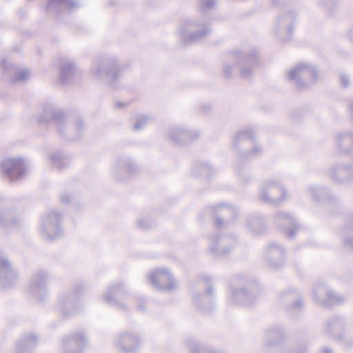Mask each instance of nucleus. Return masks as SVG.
<instances>
[{
	"instance_id": "obj_1",
	"label": "nucleus",
	"mask_w": 353,
	"mask_h": 353,
	"mask_svg": "<svg viewBox=\"0 0 353 353\" xmlns=\"http://www.w3.org/2000/svg\"><path fill=\"white\" fill-rule=\"evenodd\" d=\"M260 290L253 279L239 274L232 279L228 292V303L242 307H250L255 304L260 296Z\"/></svg>"
},
{
	"instance_id": "obj_2",
	"label": "nucleus",
	"mask_w": 353,
	"mask_h": 353,
	"mask_svg": "<svg viewBox=\"0 0 353 353\" xmlns=\"http://www.w3.org/2000/svg\"><path fill=\"white\" fill-rule=\"evenodd\" d=\"M51 121L57 125L59 134L67 137L70 140H77L85 130L83 119L78 118L69 124L63 111L54 105L48 104L43 106L39 121L43 123Z\"/></svg>"
},
{
	"instance_id": "obj_3",
	"label": "nucleus",
	"mask_w": 353,
	"mask_h": 353,
	"mask_svg": "<svg viewBox=\"0 0 353 353\" xmlns=\"http://www.w3.org/2000/svg\"><path fill=\"white\" fill-rule=\"evenodd\" d=\"M91 74L98 81H106L112 90H118L121 77V68L114 56L99 57L94 61Z\"/></svg>"
},
{
	"instance_id": "obj_4",
	"label": "nucleus",
	"mask_w": 353,
	"mask_h": 353,
	"mask_svg": "<svg viewBox=\"0 0 353 353\" xmlns=\"http://www.w3.org/2000/svg\"><path fill=\"white\" fill-rule=\"evenodd\" d=\"M212 32L210 26L197 19H186L179 23L177 35L179 44L189 46L199 42Z\"/></svg>"
},
{
	"instance_id": "obj_5",
	"label": "nucleus",
	"mask_w": 353,
	"mask_h": 353,
	"mask_svg": "<svg viewBox=\"0 0 353 353\" xmlns=\"http://www.w3.org/2000/svg\"><path fill=\"white\" fill-rule=\"evenodd\" d=\"M288 190L278 179H269L261 183L258 190L260 201L271 206L277 207L290 199Z\"/></svg>"
},
{
	"instance_id": "obj_6",
	"label": "nucleus",
	"mask_w": 353,
	"mask_h": 353,
	"mask_svg": "<svg viewBox=\"0 0 353 353\" xmlns=\"http://www.w3.org/2000/svg\"><path fill=\"white\" fill-rule=\"evenodd\" d=\"M259 60L254 49L238 52L236 61L233 63H225L223 65V74L226 78H231L235 68H239L242 78L248 79L253 74L254 69L258 65Z\"/></svg>"
},
{
	"instance_id": "obj_7",
	"label": "nucleus",
	"mask_w": 353,
	"mask_h": 353,
	"mask_svg": "<svg viewBox=\"0 0 353 353\" xmlns=\"http://www.w3.org/2000/svg\"><path fill=\"white\" fill-rule=\"evenodd\" d=\"M317 68L310 63H299L285 74L297 89H305L318 80Z\"/></svg>"
},
{
	"instance_id": "obj_8",
	"label": "nucleus",
	"mask_w": 353,
	"mask_h": 353,
	"mask_svg": "<svg viewBox=\"0 0 353 353\" xmlns=\"http://www.w3.org/2000/svg\"><path fill=\"white\" fill-rule=\"evenodd\" d=\"M63 215L56 209H50L43 214L41 219L39 233L43 239L55 241L63 232Z\"/></svg>"
},
{
	"instance_id": "obj_9",
	"label": "nucleus",
	"mask_w": 353,
	"mask_h": 353,
	"mask_svg": "<svg viewBox=\"0 0 353 353\" xmlns=\"http://www.w3.org/2000/svg\"><path fill=\"white\" fill-rule=\"evenodd\" d=\"M139 171V167L133 158L122 155L116 158L110 174L116 181L122 182Z\"/></svg>"
},
{
	"instance_id": "obj_10",
	"label": "nucleus",
	"mask_w": 353,
	"mask_h": 353,
	"mask_svg": "<svg viewBox=\"0 0 353 353\" xmlns=\"http://www.w3.org/2000/svg\"><path fill=\"white\" fill-rule=\"evenodd\" d=\"M50 278V272L47 270L39 269L34 271L27 285L28 295L43 301L47 295L48 282Z\"/></svg>"
},
{
	"instance_id": "obj_11",
	"label": "nucleus",
	"mask_w": 353,
	"mask_h": 353,
	"mask_svg": "<svg viewBox=\"0 0 353 353\" xmlns=\"http://www.w3.org/2000/svg\"><path fill=\"white\" fill-rule=\"evenodd\" d=\"M296 15L294 12L288 11L277 16L274 23V32L277 39L287 42L294 32Z\"/></svg>"
},
{
	"instance_id": "obj_12",
	"label": "nucleus",
	"mask_w": 353,
	"mask_h": 353,
	"mask_svg": "<svg viewBox=\"0 0 353 353\" xmlns=\"http://www.w3.org/2000/svg\"><path fill=\"white\" fill-rule=\"evenodd\" d=\"M236 245V239L231 234H213L210 237L208 251L215 256H225Z\"/></svg>"
},
{
	"instance_id": "obj_13",
	"label": "nucleus",
	"mask_w": 353,
	"mask_h": 353,
	"mask_svg": "<svg viewBox=\"0 0 353 353\" xmlns=\"http://www.w3.org/2000/svg\"><path fill=\"white\" fill-rule=\"evenodd\" d=\"M152 287L158 291L171 292L176 288V282L171 272L164 268H157L148 275Z\"/></svg>"
},
{
	"instance_id": "obj_14",
	"label": "nucleus",
	"mask_w": 353,
	"mask_h": 353,
	"mask_svg": "<svg viewBox=\"0 0 353 353\" xmlns=\"http://www.w3.org/2000/svg\"><path fill=\"white\" fill-rule=\"evenodd\" d=\"M208 209L213 213L215 224L221 228H225L229 223L234 222L239 214L237 207L225 202L212 205Z\"/></svg>"
},
{
	"instance_id": "obj_15",
	"label": "nucleus",
	"mask_w": 353,
	"mask_h": 353,
	"mask_svg": "<svg viewBox=\"0 0 353 353\" xmlns=\"http://www.w3.org/2000/svg\"><path fill=\"white\" fill-rule=\"evenodd\" d=\"M83 289V285H76L74 291L63 293L59 296L57 310L63 317H69L74 314L78 310L77 293Z\"/></svg>"
},
{
	"instance_id": "obj_16",
	"label": "nucleus",
	"mask_w": 353,
	"mask_h": 353,
	"mask_svg": "<svg viewBox=\"0 0 353 353\" xmlns=\"http://www.w3.org/2000/svg\"><path fill=\"white\" fill-rule=\"evenodd\" d=\"M87 343V337L83 332H72L62 338L59 351L61 353H83Z\"/></svg>"
},
{
	"instance_id": "obj_17",
	"label": "nucleus",
	"mask_w": 353,
	"mask_h": 353,
	"mask_svg": "<svg viewBox=\"0 0 353 353\" xmlns=\"http://www.w3.org/2000/svg\"><path fill=\"white\" fill-rule=\"evenodd\" d=\"M127 296V290L122 281H116L108 286L103 294L105 303L119 310H125L126 305L123 300Z\"/></svg>"
},
{
	"instance_id": "obj_18",
	"label": "nucleus",
	"mask_w": 353,
	"mask_h": 353,
	"mask_svg": "<svg viewBox=\"0 0 353 353\" xmlns=\"http://www.w3.org/2000/svg\"><path fill=\"white\" fill-rule=\"evenodd\" d=\"M3 174L9 180L21 179L27 173L26 163L22 158H6L1 163Z\"/></svg>"
},
{
	"instance_id": "obj_19",
	"label": "nucleus",
	"mask_w": 353,
	"mask_h": 353,
	"mask_svg": "<svg viewBox=\"0 0 353 353\" xmlns=\"http://www.w3.org/2000/svg\"><path fill=\"white\" fill-rule=\"evenodd\" d=\"M19 279V274L9 262L5 252L0 250V285L9 288L14 285Z\"/></svg>"
},
{
	"instance_id": "obj_20",
	"label": "nucleus",
	"mask_w": 353,
	"mask_h": 353,
	"mask_svg": "<svg viewBox=\"0 0 353 353\" xmlns=\"http://www.w3.org/2000/svg\"><path fill=\"white\" fill-rule=\"evenodd\" d=\"M200 132L185 126L172 127L169 131V138L174 144H188L199 138Z\"/></svg>"
},
{
	"instance_id": "obj_21",
	"label": "nucleus",
	"mask_w": 353,
	"mask_h": 353,
	"mask_svg": "<svg viewBox=\"0 0 353 353\" xmlns=\"http://www.w3.org/2000/svg\"><path fill=\"white\" fill-rule=\"evenodd\" d=\"M285 334L282 325H274L264 331L263 348L268 350L281 345L285 340Z\"/></svg>"
},
{
	"instance_id": "obj_22",
	"label": "nucleus",
	"mask_w": 353,
	"mask_h": 353,
	"mask_svg": "<svg viewBox=\"0 0 353 353\" xmlns=\"http://www.w3.org/2000/svg\"><path fill=\"white\" fill-rule=\"evenodd\" d=\"M276 225L281 228H288V237L290 239L295 237L296 233L300 230V225L294 216L285 212H278L274 216Z\"/></svg>"
},
{
	"instance_id": "obj_23",
	"label": "nucleus",
	"mask_w": 353,
	"mask_h": 353,
	"mask_svg": "<svg viewBox=\"0 0 353 353\" xmlns=\"http://www.w3.org/2000/svg\"><path fill=\"white\" fill-rule=\"evenodd\" d=\"M141 338L139 336L128 332L121 333L116 337L115 345L123 352L132 353L139 347Z\"/></svg>"
},
{
	"instance_id": "obj_24",
	"label": "nucleus",
	"mask_w": 353,
	"mask_h": 353,
	"mask_svg": "<svg viewBox=\"0 0 353 353\" xmlns=\"http://www.w3.org/2000/svg\"><path fill=\"white\" fill-rule=\"evenodd\" d=\"M283 253L284 249L275 242H270L265 247L263 250L268 265L274 268H279L283 265L284 259L283 258L277 259V258L282 256Z\"/></svg>"
},
{
	"instance_id": "obj_25",
	"label": "nucleus",
	"mask_w": 353,
	"mask_h": 353,
	"mask_svg": "<svg viewBox=\"0 0 353 353\" xmlns=\"http://www.w3.org/2000/svg\"><path fill=\"white\" fill-rule=\"evenodd\" d=\"M305 193L311 197L312 201L317 203L323 202H334L335 196L330 189L323 185H310L305 188Z\"/></svg>"
},
{
	"instance_id": "obj_26",
	"label": "nucleus",
	"mask_w": 353,
	"mask_h": 353,
	"mask_svg": "<svg viewBox=\"0 0 353 353\" xmlns=\"http://www.w3.org/2000/svg\"><path fill=\"white\" fill-rule=\"evenodd\" d=\"M278 299L281 303L288 305V309L290 312L299 311L303 306L299 292L292 289L282 291L279 294Z\"/></svg>"
},
{
	"instance_id": "obj_27",
	"label": "nucleus",
	"mask_w": 353,
	"mask_h": 353,
	"mask_svg": "<svg viewBox=\"0 0 353 353\" xmlns=\"http://www.w3.org/2000/svg\"><path fill=\"white\" fill-rule=\"evenodd\" d=\"M245 230L251 235L256 236L267 230L265 216L261 214H250L245 221Z\"/></svg>"
},
{
	"instance_id": "obj_28",
	"label": "nucleus",
	"mask_w": 353,
	"mask_h": 353,
	"mask_svg": "<svg viewBox=\"0 0 353 353\" xmlns=\"http://www.w3.org/2000/svg\"><path fill=\"white\" fill-rule=\"evenodd\" d=\"M353 143V133L348 131L340 132L335 137V149L341 154L350 155L353 152L350 146Z\"/></svg>"
},
{
	"instance_id": "obj_29",
	"label": "nucleus",
	"mask_w": 353,
	"mask_h": 353,
	"mask_svg": "<svg viewBox=\"0 0 353 353\" xmlns=\"http://www.w3.org/2000/svg\"><path fill=\"white\" fill-rule=\"evenodd\" d=\"M194 301L199 310L204 312L210 311L214 304L213 289L211 285H208L206 294L196 295L194 296Z\"/></svg>"
},
{
	"instance_id": "obj_30",
	"label": "nucleus",
	"mask_w": 353,
	"mask_h": 353,
	"mask_svg": "<svg viewBox=\"0 0 353 353\" xmlns=\"http://www.w3.org/2000/svg\"><path fill=\"white\" fill-rule=\"evenodd\" d=\"M234 170L240 183L247 184L250 181L252 178L250 168L246 161L237 159L234 164Z\"/></svg>"
},
{
	"instance_id": "obj_31",
	"label": "nucleus",
	"mask_w": 353,
	"mask_h": 353,
	"mask_svg": "<svg viewBox=\"0 0 353 353\" xmlns=\"http://www.w3.org/2000/svg\"><path fill=\"white\" fill-rule=\"evenodd\" d=\"M77 72V68L76 63L70 59H65L63 61L61 68V74H59V79L63 84L68 83L75 77Z\"/></svg>"
},
{
	"instance_id": "obj_32",
	"label": "nucleus",
	"mask_w": 353,
	"mask_h": 353,
	"mask_svg": "<svg viewBox=\"0 0 353 353\" xmlns=\"http://www.w3.org/2000/svg\"><path fill=\"white\" fill-rule=\"evenodd\" d=\"M38 341V337L34 334H28L21 336L17 342L15 350L17 353H27L33 350Z\"/></svg>"
},
{
	"instance_id": "obj_33",
	"label": "nucleus",
	"mask_w": 353,
	"mask_h": 353,
	"mask_svg": "<svg viewBox=\"0 0 353 353\" xmlns=\"http://www.w3.org/2000/svg\"><path fill=\"white\" fill-rule=\"evenodd\" d=\"M20 219L12 211L0 212V226L3 228H13L19 225Z\"/></svg>"
},
{
	"instance_id": "obj_34",
	"label": "nucleus",
	"mask_w": 353,
	"mask_h": 353,
	"mask_svg": "<svg viewBox=\"0 0 353 353\" xmlns=\"http://www.w3.org/2000/svg\"><path fill=\"white\" fill-rule=\"evenodd\" d=\"M345 326V322L342 318L338 316L331 317L326 322L325 331L328 334L336 335V334L343 330Z\"/></svg>"
},
{
	"instance_id": "obj_35",
	"label": "nucleus",
	"mask_w": 353,
	"mask_h": 353,
	"mask_svg": "<svg viewBox=\"0 0 353 353\" xmlns=\"http://www.w3.org/2000/svg\"><path fill=\"white\" fill-rule=\"evenodd\" d=\"M213 171L212 165L205 161H199L194 163L192 168V174L205 178L210 176Z\"/></svg>"
},
{
	"instance_id": "obj_36",
	"label": "nucleus",
	"mask_w": 353,
	"mask_h": 353,
	"mask_svg": "<svg viewBox=\"0 0 353 353\" xmlns=\"http://www.w3.org/2000/svg\"><path fill=\"white\" fill-rule=\"evenodd\" d=\"M344 245L353 251V213L348 214L344 228Z\"/></svg>"
},
{
	"instance_id": "obj_37",
	"label": "nucleus",
	"mask_w": 353,
	"mask_h": 353,
	"mask_svg": "<svg viewBox=\"0 0 353 353\" xmlns=\"http://www.w3.org/2000/svg\"><path fill=\"white\" fill-rule=\"evenodd\" d=\"M255 139V134L252 129L246 128L241 130L234 134L233 137L232 144L234 148L244 141L250 140L254 141Z\"/></svg>"
},
{
	"instance_id": "obj_38",
	"label": "nucleus",
	"mask_w": 353,
	"mask_h": 353,
	"mask_svg": "<svg viewBox=\"0 0 353 353\" xmlns=\"http://www.w3.org/2000/svg\"><path fill=\"white\" fill-rule=\"evenodd\" d=\"M61 4H64L70 10H77L82 6L78 0H49L47 9L50 10Z\"/></svg>"
},
{
	"instance_id": "obj_39",
	"label": "nucleus",
	"mask_w": 353,
	"mask_h": 353,
	"mask_svg": "<svg viewBox=\"0 0 353 353\" xmlns=\"http://www.w3.org/2000/svg\"><path fill=\"white\" fill-rule=\"evenodd\" d=\"M312 294L314 299L321 304L327 296H332V291L327 288L324 283H320L314 287Z\"/></svg>"
},
{
	"instance_id": "obj_40",
	"label": "nucleus",
	"mask_w": 353,
	"mask_h": 353,
	"mask_svg": "<svg viewBox=\"0 0 353 353\" xmlns=\"http://www.w3.org/2000/svg\"><path fill=\"white\" fill-rule=\"evenodd\" d=\"M347 164L345 163H338L334 164L330 170H328V176L335 182L339 183V180L334 177L332 170H334L335 175L338 176H345L347 174Z\"/></svg>"
},
{
	"instance_id": "obj_41",
	"label": "nucleus",
	"mask_w": 353,
	"mask_h": 353,
	"mask_svg": "<svg viewBox=\"0 0 353 353\" xmlns=\"http://www.w3.org/2000/svg\"><path fill=\"white\" fill-rule=\"evenodd\" d=\"M49 161L52 166L61 169L66 165L67 160L61 152L54 151L49 154Z\"/></svg>"
},
{
	"instance_id": "obj_42",
	"label": "nucleus",
	"mask_w": 353,
	"mask_h": 353,
	"mask_svg": "<svg viewBox=\"0 0 353 353\" xmlns=\"http://www.w3.org/2000/svg\"><path fill=\"white\" fill-rule=\"evenodd\" d=\"M190 345V353H221L218 351H214L207 349L203 345L192 339L188 340Z\"/></svg>"
},
{
	"instance_id": "obj_43",
	"label": "nucleus",
	"mask_w": 353,
	"mask_h": 353,
	"mask_svg": "<svg viewBox=\"0 0 353 353\" xmlns=\"http://www.w3.org/2000/svg\"><path fill=\"white\" fill-rule=\"evenodd\" d=\"M343 301L344 298L341 295L332 291V296L330 297L327 296V297L323 300L321 305H323L325 307H330L333 305L341 304Z\"/></svg>"
},
{
	"instance_id": "obj_44",
	"label": "nucleus",
	"mask_w": 353,
	"mask_h": 353,
	"mask_svg": "<svg viewBox=\"0 0 353 353\" xmlns=\"http://www.w3.org/2000/svg\"><path fill=\"white\" fill-rule=\"evenodd\" d=\"M149 119H150L147 115H139V117H137L133 124V130L134 132L141 131L146 126Z\"/></svg>"
},
{
	"instance_id": "obj_45",
	"label": "nucleus",
	"mask_w": 353,
	"mask_h": 353,
	"mask_svg": "<svg viewBox=\"0 0 353 353\" xmlns=\"http://www.w3.org/2000/svg\"><path fill=\"white\" fill-rule=\"evenodd\" d=\"M347 174L345 176L335 175L334 170H332V174L334 177L339 180V183L345 184L353 182V164H347Z\"/></svg>"
},
{
	"instance_id": "obj_46",
	"label": "nucleus",
	"mask_w": 353,
	"mask_h": 353,
	"mask_svg": "<svg viewBox=\"0 0 353 353\" xmlns=\"http://www.w3.org/2000/svg\"><path fill=\"white\" fill-rule=\"evenodd\" d=\"M261 151V148L259 145H254L253 150L248 152H243L240 154L238 159H241L243 161H245V159L253 157L259 154Z\"/></svg>"
},
{
	"instance_id": "obj_47",
	"label": "nucleus",
	"mask_w": 353,
	"mask_h": 353,
	"mask_svg": "<svg viewBox=\"0 0 353 353\" xmlns=\"http://www.w3.org/2000/svg\"><path fill=\"white\" fill-rule=\"evenodd\" d=\"M30 74L29 70L26 69L22 70L18 72H16L12 77L11 81L12 82L25 81L28 79Z\"/></svg>"
},
{
	"instance_id": "obj_48",
	"label": "nucleus",
	"mask_w": 353,
	"mask_h": 353,
	"mask_svg": "<svg viewBox=\"0 0 353 353\" xmlns=\"http://www.w3.org/2000/svg\"><path fill=\"white\" fill-rule=\"evenodd\" d=\"M319 5L330 15L334 14L336 9V3L332 0H319Z\"/></svg>"
},
{
	"instance_id": "obj_49",
	"label": "nucleus",
	"mask_w": 353,
	"mask_h": 353,
	"mask_svg": "<svg viewBox=\"0 0 353 353\" xmlns=\"http://www.w3.org/2000/svg\"><path fill=\"white\" fill-rule=\"evenodd\" d=\"M216 0H201L199 8L201 11L212 9L215 6Z\"/></svg>"
},
{
	"instance_id": "obj_50",
	"label": "nucleus",
	"mask_w": 353,
	"mask_h": 353,
	"mask_svg": "<svg viewBox=\"0 0 353 353\" xmlns=\"http://www.w3.org/2000/svg\"><path fill=\"white\" fill-rule=\"evenodd\" d=\"M340 81L342 86L346 88L350 85V78L345 73L340 74Z\"/></svg>"
},
{
	"instance_id": "obj_51",
	"label": "nucleus",
	"mask_w": 353,
	"mask_h": 353,
	"mask_svg": "<svg viewBox=\"0 0 353 353\" xmlns=\"http://www.w3.org/2000/svg\"><path fill=\"white\" fill-rule=\"evenodd\" d=\"M137 225L141 229H146L150 228V222L145 219H140L137 221Z\"/></svg>"
},
{
	"instance_id": "obj_52",
	"label": "nucleus",
	"mask_w": 353,
	"mask_h": 353,
	"mask_svg": "<svg viewBox=\"0 0 353 353\" xmlns=\"http://www.w3.org/2000/svg\"><path fill=\"white\" fill-rule=\"evenodd\" d=\"M1 64L3 70H5L6 72H8L14 68V65L6 60L1 61Z\"/></svg>"
},
{
	"instance_id": "obj_53",
	"label": "nucleus",
	"mask_w": 353,
	"mask_h": 353,
	"mask_svg": "<svg viewBox=\"0 0 353 353\" xmlns=\"http://www.w3.org/2000/svg\"><path fill=\"white\" fill-rule=\"evenodd\" d=\"M346 37L348 42L353 46V24L347 30Z\"/></svg>"
},
{
	"instance_id": "obj_54",
	"label": "nucleus",
	"mask_w": 353,
	"mask_h": 353,
	"mask_svg": "<svg viewBox=\"0 0 353 353\" xmlns=\"http://www.w3.org/2000/svg\"><path fill=\"white\" fill-rule=\"evenodd\" d=\"M71 199V194L69 193H63L61 196V201L63 204L65 205L69 203Z\"/></svg>"
},
{
	"instance_id": "obj_55",
	"label": "nucleus",
	"mask_w": 353,
	"mask_h": 353,
	"mask_svg": "<svg viewBox=\"0 0 353 353\" xmlns=\"http://www.w3.org/2000/svg\"><path fill=\"white\" fill-rule=\"evenodd\" d=\"M276 7L281 8L288 3V0H271Z\"/></svg>"
},
{
	"instance_id": "obj_56",
	"label": "nucleus",
	"mask_w": 353,
	"mask_h": 353,
	"mask_svg": "<svg viewBox=\"0 0 353 353\" xmlns=\"http://www.w3.org/2000/svg\"><path fill=\"white\" fill-rule=\"evenodd\" d=\"M127 105H128L127 103L122 102L120 101H116L114 103V107L116 109L120 110V109L125 108L127 106Z\"/></svg>"
},
{
	"instance_id": "obj_57",
	"label": "nucleus",
	"mask_w": 353,
	"mask_h": 353,
	"mask_svg": "<svg viewBox=\"0 0 353 353\" xmlns=\"http://www.w3.org/2000/svg\"><path fill=\"white\" fill-rule=\"evenodd\" d=\"M138 309L139 311L144 312L146 311V307L143 305V302L139 301L138 303Z\"/></svg>"
},
{
	"instance_id": "obj_58",
	"label": "nucleus",
	"mask_w": 353,
	"mask_h": 353,
	"mask_svg": "<svg viewBox=\"0 0 353 353\" xmlns=\"http://www.w3.org/2000/svg\"><path fill=\"white\" fill-rule=\"evenodd\" d=\"M349 112H350V117H352V118L353 119V98H352V101H350V103L349 104Z\"/></svg>"
},
{
	"instance_id": "obj_59",
	"label": "nucleus",
	"mask_w": 353,
	"mask_h": 353,
	"mask_svg": "<svg viewBox=\"0 0 353 353\" xmlns=\"http://www.w3.org/2000/svg\"><path fill=\"white\" fill-rule=\"evenodd\" d=\"M321 353H333V352L331 348L326 346L321 349Z\"/></svg>"
},
{
	"instance_id": "obj_60",
	"label": "nucleus",
	"mask_w": 353,
	"mask_h": 353,
	"mask_svg": "<svg viewBox=\"0 0 353 353\" xmlns=\"http://www.w3.org/2000/svg\"><path fill=\"white\" fill-rule=\"evenodd\" d=\"M292 353H305L303 350H297L296 352H294Z\"/></svg>"
},
{
	"instance_id": "obj_61",
	"label": "nucleus",
	"mask_w": 353,
	"mask_h": 353,
	"mask_svg": "<svg viewBox=\"0 0 353 353\" xmlns=\"http://www.w3.org/2000/svg\"><path fill=\"white\" fill-rule=\"evenodd\" d=\"M206 279V281H209V279L208 278H205Z\"/></svg>"
}]
</instances>
